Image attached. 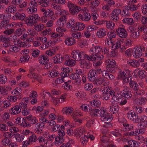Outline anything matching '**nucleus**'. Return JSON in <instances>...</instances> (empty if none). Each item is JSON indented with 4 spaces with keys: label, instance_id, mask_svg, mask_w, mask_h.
<instances>
[{
    "label": "nucleus",
    "instance_id": "f257e3e1",
    "mask_svg": "<svg viewBox=\"0 0 147 147\" xmlns=\"http://www.w3.org/2000/svg\"><path fill=\"white\" fill-rule=\"evenodd\" d=\"M100 109V110L95 108L91 110L89 109V111L90 115L92 117L100 116L101 120L103 121H111L113 118L111 115L106 112L104 110V108H101Z\"/></svg>",
    "mask_w": 147,
    "mask_h": 147
},
{
    "label": "nucleus",
    "instance_id": "f03ea898",
    "mask_svg": "<svg viewBox=\"0 0 147 147\" xmlns=\"http://www.w3.org/2000/svg\"><path fill=\"white\" fill-rule=\"evenodd\" d=\"M105 64L108 67L107 70L111 73H113L116 71L117 67L116 66L115 61L112 59H108L105 61Z\"/></svg>",
    "mask_w": 147,
    "mask_h": 147
},
{
    "label": "nucleus",
    "instance_id": "7ed1b4c3",
    "mask_svg": "<svg viewBox=\"0 0 147 147\" xmlns=\"http://www.w3.org/2000/svg\"><path fill=\"white\" fill-rule=\"evenodd\" d=\"M66 5L69 8L70 12L72 14H77L81 10V8L80 7L74 4L71 1H68L66 3Z\"/></svg>",
    "mask_w": 147,
    "mask_h": 147
},
{
    "label": "nucleus",
    "instance_id": "20e7f679",
    "mask_svg": "<svg viewBox=\"0 0 147 147\" xmlns=\"http://www.w3.org/2000/svg\"><path fill=\"white\" fill-rule=\"evenodd\" d=\"M84 54L82 51L74 50L71 53V57L75 60L80 61L84 59Z\"/></svg>",
    "mask_w": 147,
    "mask_h": 147
},
{
    "label": "nucleus",
    "instance_id": "39448f33",
    "mask_svg": "<svg viewBox=\"0 0 147 147\" xmlns=\"http://www.w3.org/2000/svg\"><path fill=\"white\" fill-rule=\"evenodd\" d=\"M40 18L37 14L32 15V16H29L26 20V24L28 26H32L34 24L36 23Z\"/></svg>",
    "mask_w": 147,
    "mask_h": 147
},
{
    "label": "nucleus",
    "instance_id": "423d86ee",
    "mask_svg": "<svg viewBox=\"0 0 147 147\" xmlns=\"http://www.w3.org/2000/svg\"><path fill=\"white\" fill-rule=\"evenodd\" d=\"M29 5V7L27 9V11L28 13H32L37 11V4L35 0H31Z\"/></svg>",
    "mask_w": 147,
    "mask_h": 147
},
{
    "label": "nucleus",
    "instance_id": "0eeeda50",
    "mask_svg": "<svg viewBox=\"0 0 147 147\" xmlns=\"http://www.w3.org/2000/svg\"><path fill=\"white\" fill-rule=\"evenodd\" d=\"M102 50V48L100 46H95L94 44H92L90 47L89 52L92 55H94L96 56L97 55H102L101 54H98Z\"/></svg>",
    "mask_w": 147,
    "mask_h": 147
},
{
    "label": "nucleus",
    "instance_id": "6e6552de",
    "mask_svg": "<svg viewBox=\"0 0 147 147\" xmlns=\"http://www.w3.org/2000/svg\"><path fill=\"white\" fill-rule=\"evenodd\" d=\"M127 117L129 119L132 121L134 123H138L140 121V116L136 115L134 112L132 111L128 112Z\"/></svg>",
    "mask_w": 147,
    "mask_h": 147
},
{
    "label": "nucleus",
    "instance_id": "1a4fd4ad",
    "mask_svg": "<svg viewBox=\"0 0 147 147\" xmlns=\"http://www.w3.org/2000/svg\"><path fill=\"white\" fill-rule=\"evenodd\" d=\"M118 35L122 38H125L127 37V33L125 30L124 25H120L117 30Z\"/></svg>",
    "mask_w": 147,
    "mask_h": 147
},
{
    "label": "nucleus",
    "instance_id": "9d476101",
    "mask_svg": "<svg viewBox=\"0 0 147 147\" xmlns=\"http://www.w3.org/2000/svg\"><path fill=\"white\" fill-rule=\"evenodd\" d=\"M142 46L141 47H137L134 48L132 50V55L135 58L140 57L142 54Z\"/></svg>",
    "mask_w": 147,
    "mask_h": 147
},
{
    "label": "nucleus",
    "instance_id": "9b49d317",
    "mask_svg": "<svg viewBox=\"0 0 147 147\" xmlns=\"http://www.w3.org/2000/svg\"><path fill=\"white\" fill-rule=\"evenodd\" d=\"M93 82L95 85L97 86L101 85L103 86H106L108 85L109 84L108 80L102 78H100L96 80H95Z\"/></svg>",
    "mask_w": 147,
    "mask_h": 147
},
{
    "label": "nucleus",
    "instance_id": "f8f14e48",
    "mask_svg": "<svg viewBox=\"0 0 147 147\" xmlns=\"http://www.w3.org/2000/svg\"><path fill=\"white\" fill-rule=\"evenodd\" d=\"M84 58L90 61H94L96 60H100L103 58V55H96V56L94 55H88L85 53L84 54Z\"/></svg>",
    "mask_w": 147,
    "mask_h": 147
},
{
    "label": "nucleus",
    "instance_id": "ddd939ff",
    "mask_svg": "<svg viewBox=\"0 0 147 147\" xmlns=\"http://www.w3.org/2000/svg\"><path fill=\"white\" fill-rule=\"evenodd\" d=\"M126 73V71L120 69L118 73V78L123 80V83H127L129 82L128 78L127 77Z\"/></svg>",
    "mask_w": 147,
    "mask_h": 147
},
{
    "label": "nucleus",
    "instance_id": "4468645a",
    "mask_svg": "<svg viewBox=\"0 0 147 147\" xmlns=\"http://www.w3.org/2000/svg\"><path fill=\"white\" fill-rule=\"evenodd\" d=\"M85 25L82 22H76L75 25L71 29V30L73 32L76 31L77 30H83L85 28Z\"/></svg>",
    "mask_w": 147,
    "mask_h": 147
},
{
    "label": "nucleus",
    "instance_id": "2eb2a0df",
    "mask_svg": "<svg viewBox=\"0 0 147 147\" xmlns=\"http://www.w3.org/2000/svg\"><path fill=\"white\" fill-rule=\"evenodd\" d=\"M140 121L138 124L141 127H147V117L145 115L140 116Z\"/></svg>",
    "mask_w": 147,
    "mask_h": 147
},
{
    "label": "nucleus",
    "instance_id": "dca6fc26",
    "mask_svg": "<svg viewBox=\"0 0 147 147\" xmlns=\"http://www.w3.org/2000/svg\"><path fill=\"white\" fill-rule=\"evenodd\" d=\"M121 13V10L119 9H114L112 12L111 17L112 19L115 21H117L119 19V17L118 16Z\"/></svg>",
    "mask_w": 147,
    "mask_h": 147
},
{
    "label": "nucleus",
    "instance_id": "f3484780",
    "mask_svg": "<svg viewBox=\"0 0 147 147\" xmlns=\"http://www.w3.org/2000/svg\"><path fill=\"white\" fill-rule=\"evenodd\" d=\"M78 18L80 20L87 21L90 20L91 16L90 13L86 12L82 14L80 13L78 16Z\"/></svg>",
    "mask_w": 147,
    "mask_h": 147
},
{
    "label": "nucleus",
    "instance_id": "a211bd4d",
    "mask_svg": "<svg viewBox=\"0 0 147 147\" xmlns=\"http://www.w3.org/2000/svg\"><path fill=\"white\" fill-rule=\"evenodd\" d=\"M62 71L61 73L60 76L62 77H66L69 75L68 74L71 72L72 69L71 68L66 67L65 68L62 67L61 68Z\"/></svg>",
    "mask_w": 147,
    "mask_h": 147
},
{
    "label": "nucleus",
    "instance_id": "6ab92c4d",
    "mask_svg": "<svg viewBox=\"0 0 147 147\" xmlns=\"http://www.w3.org/2000/svg\"><path fill=\"white\" fill-rule=\"evenodd\" d=\"M120 95L127 99L130 98L132 96L129 89L127 88H125L123 90V92L121 93Z\"/></svg>",
    "mask_w": 147,
    "mask_h": 147
},
{
    "label": "nucleus",
    "instance_id": "aec40b11",
    "mask_svg": "<svg viewBox=\"0 0 147 147\" xmlns=\"http://www.w3.org/2000/svg\"><path fill=\"white\" fill-rule=\"evenodd\" d=\"M126 98L121 96L119 94L118 96H117L115 102L119 103L121 105H124L127 102V99Z\"/></svg>",
    "mask_w": 147,
    "mask_h": 147
},
{
    "label": "nucleus",
    "instance_id": "412c9836",
    "mask_svg": "<svg viewBox=\"0 0 147 147\" xmlns=\"http://www.w3.org/2000/svg\"><path fill=\"white\" fill-rule=\"evenodd\" d=\"M96 76V71L94 70H91L89 71L88 74V79L91 82L95 80Z\"/></svg>",
    "mask_w": 147,
    "mask_h": 147
},
{
    "label": "nucleus",
    "instance_id": "4be33fe9",
    "mask_svg": "<svg viewBox=\"0 0 147 147\" xmlns=\"http://www.w3.org/2000/svg\"><path fill=\"white\" fill-rule=\"evenodd\" d=\"M67 20L66 16H62L57 21L56 25L57 26L63 27Z\"/></svg>",
    "mask_w": 147,
    "mask_h": 147
},
{
    "label": "nucleus",
    "instance_id": "5701e85b",
    "mask_svg": "<svg viewBox=\"0 0 147 147\" xmlns=\"http://www.w3.org/2000/svg\"><path fill=\"white\" fill-rule=\"evenodd\" d=\"M107 34V30L103 28L98 29L96 34V36L98 38H101L105 36Z\"/></svg>",
    "mask_w": 147,
    "mask_h": 147
},
{
    "label": "nucleus",
    "instance_id": "b1692460",
    "mask_svg": "<svg viewBox=\"0 0 147 147\" xmlns=\"http://www.w3.org/2000/svg\"><path fill=\"white\" fill-rule=\"evenodd\" d=\"M81 61L80 63V67L84 69H88L90 68L91 64L90 63L83 60Z\"/></svg>",
    "mask_w": 147,
    "mask_h": 147
},
{
    "label": "nucleus",
    "instance_id": "393cba45",
    "mask_svg": "<svg viewBox=\"0 0 147 147\" xmlns=\"http://www.w3.org/2000/svg\"><path fill=\"white\" fill-rule=\"evenodd\" d=\"M122 39H118L114 43H112V48L113 49H117L121 47V46H123Z\"/></svg>",
    "mask_w": 147,
    "mask_h": 147
},
{
    "label": "nucleus",
    "instance_id": "a878e982",
    "mask_svg": "<svg viewBox=\"0 0 147 147\" xmlns=\"http://www.w3.org/2000/svg\"><path fill=\"white\" fill-rule=\"evenodd\" d=\"M127 64L129 65H131L135 67H139L140 64L139 62L134 59H130L127 61Z\"/></svg>",
    "mask_w": 147,
    "mask_h": 147
},
{
    "label": "nucleus",
    "instance_id": "bb28decb",
    "mask_svg": "<svg viewBox=\"0 0 147 147\" xmlns=\"http://www.w3.org/2000/svg\"><path fill=\"white\" fill-rule=\"evenodd\" d=\"M70 78L71 79L75 80L77 84L79 85L80 82V76L76 73H72L70 76Z\"/></svg>",
    "mask_w": 147,
    "mask_h": 147
},
{
    "label": "nucleus",
    "instance_id": "cd10ccee",
    "mask_svg": "<svg viewBox=\"0 0 147 147\" xmlns=\"http://www.w3.org/2000/svg\"><path fill=\"white\" fill-rule=\"evenodd\" d=\"M134 73L135 74H137L139 78L142 79L144 78L146 74V72L144 70H140L139 69H136Z\"/></svg>",
    "mask_w": 147,
    "mask_h": 147
},
{
    "label": "nucleus",
    "instance_id": "c85d7f7f",
    "mask_svg": "<svg viewBox=\"0 0 147 147\" xmlns=\"http://www.w3.org/2000/svg\"><path fill=\"white\" fill-rule=\"evenodd\" d=\"M11 115H16L19 114L21 112V109L18 105H16L11 109Z\"/></svg>",
    "mask_w": 147,
    "mask_h": 147
},
{
    "label": "nucleus",
    "instance_id": "c756f323",
    "mask_svg": "<svg viewBox=\"0 0 147 147\" xmlns=\"http://www.w3.org/2000/svg\"><path fill=\"white\" fill-rule=\"evenodd\" d=\"M102 74L103 77L107 79L111 80H114L115 77L112 74L108 72L107 71H104L102 72Z\"/></svg>",
    "mask_w": 147,
    "mask_h": 147
},
{
    "label": "nucleus",
    "instance_id": "7c9ffc66",
    "mask_svg": "<svg viewBox=\"0 0 147 147\" xmlns=\"http://www.w3.org/2000/svg\"><path fill=\"white\" fill-rule=\"evenodd\" d=\"M64 139L60 138L58 136L55 137L54 141V145L56 146H58L62 144L64 142Z\"/></svg>",
    "mask_w": 147,
    "mask_h": 147
},
{
    "label": "nucleus",
    "instance_id": "2f4dec72",
    "mask_svg": "<svg viewBox=\"0 0 147 147\" xmlns=\"http://www.w3.org/2000/svg\"><path fill=\"white\" fill-rule=\"evenodd\" d=\"M39 59L40 63L43 65L46 64L49 60L48 56L46 55L40 56Z\"/></svg>",
    "mask_w": 147,
    "mask_h": 147
},
{
    "label": "nucleus",
    "instance_id": "473e14b6",
    "mask_svg": "<svg viewBox=\"0 0 147 147\" xmlns=\"http://www.w3.org/2000/svg\"><path fill=\"white\" fill-rule=\"evenodd\" d=\"M20 50V48L15 45H10L9 48V53H16L19 51Z\"/></svg>",
    "mask_w": 147,
    "mask_h": 147
},
{
    "label": "nucleus",
    "instance_id": "72a5a7b5",
    "mask_svg": "<svg viewBox=\"0 0 147 147\" xmlns=\"http://www.w3.org/2000/svg\"><path fill=\"white\" fill-rule=\"evenodd\" d=\"M123 127L122 130L124 131H129L130 130H132L133 129V126L132 124L123 123Z\"/></svg>",
    "mask_w": 147,
    "mask_h": 147
},
{
    "label": "nucleus",
    "instance_id": "f704fd0d",
    "mask_svg": "<svg viewBox=\"0 0 147 147\" xmlns=\"http://www.w3.org/2000/svg\"><path fill=\"white\" fill-rule=\"evenodd\" d=\"M109 94L111 96L112 98L111 100V102L112 104H114L116 102V99L117 98V96L114 91L113 90H111L109 91Z\"/></svg>",
    "mask_w": 147,
    "mask_h": 147
},
{
    "label": "nucleus",
    "instance_id": "c9c22d12",
    "mask_svg": "<svg viewBox=\"0 0 147 147\" xmlns=\"http://www.w3.org/2000/svg\"><path fill=\"white\" fill-rule=\"evenodd\" d=\"M44 45H42L40 47V49H45L47 48H50L52 47V42L51 40L45 42Z\"/></svg>",
    "mask_w": 147,
    "mask_h": 147
},
{
    "label": "nucleus",
    "instance_id": "e433bc0d",
    "mask_svg": "<svg viewBox=\"0 0 147 147\" xmlns=\"http://www.w3.org/2000/svg\"><path fill=\"white\" fill-rule=\"evenodd\" d=\"M128 145L131 147H138L140 145V143L134 140H131L127 142Z\"/></svg>",
    "mask_w": 147,
    "mask_h": 147
},
{
    "label": "nucleus",
    "instance_id": "4c0bfd02",
    "mask_svg": "<svg viewBox=\"0 0 147 147\" xmlns=\"http://www.w3.org/2000/svg\"><path fill=\"white\" fill-rule=\"evenodd\" d=\"M65 44L68 46H71L76 43L75 40L72 37H69L66 38L65 41Z\"/></svg>",
    "mask_w": 147,
    "mask_h": 147
},
{
    "label": "nucleus",
    "instance_id": "58836bf2",
    "mask_svg": "<svg viewBox=\"0 0 147 147\" xmlns=\"http://www.w3.org/2000/svg\"><path fill=\"white\" fill-rule=\"evenodd\" d=\"M44 76L47 75L49 77H50L52 78H54L57 77L58 75V73L55 70H52L50 71L47 74H43Z\"/></svg>",
    "mask_w": 147,
    "mask_h": 147
},
{
    "label": "nucleus",
    "instance_id": "ea45409f",
    "mask_svg": "<svg viewBox=\"0 0 147 147\" xmlns=\"http://www.w3.org/2000/svg\"><path fill=\"white\" fill-rule=\"evenodd\" d=\"M11 88L9 86H7L5 88L2 86H0V94L3 95H7L8 93V90H10Z\"/></svg>",
    "mask_w": 147,
    "mask_h": 147
},
{
    "label": "nucleus",
    "instance_id": "a19ab883",
    "mask_svg": "<svg viewBox=\"0 0 147 147\" xmlns=\"http://www.w3.org/2000/svg\"><path fill=\"white\" fill-rule=\"evenodd\" d=\"M13 37V39L15 40V44H17L19 47H25L27 46L26 44L24 42L19 40L18 39H17V36L16 35H14Z\"/></svg>",
    "mask_w": 147,
    "mask_h": 147
},
{
    "label": "nucleus",
    "instance_id": "79ce46f5",
    "mask_svg": "<svg viewBox=\"0 0 147 147\" xmlns=\"http://www.w3.org/2000/svg\"><path fill=\"white\" fill-rule=\"evenodd\" d=\"M13 136L16 142H22L24 138V136L23 135L19 133L14 134Z\"/></svg>",
    "mask_w": 147,
    "mask_h": 147
},
{
    "label": "nucleus",
    "instance_id": "37998d69",
    "mask_svg": "<svg viewBox=\"0 0 147 147\" xmlns=\"http://www.w3.org/2000/svg\"><path fill=\"white\" fill-rule=\"evenodd\" d=\"M119 110V107L118 105H112L110 106L109 111L113 114L117 113Z\"/></svg>",
    "mask_w": 147,
    "mask_h": 147
},
{
    "label": "nucleus",
    "instance_id": "c03bdc74",
    "mask_svg": "<svg viewBox=\"0 0 147 147\" xmlns=\"http://www.w3.org/2000/svg\"><path fill=\"white\" fill-rule=\"evenodd\" d=\"M54 13L53 11L50 9L47 10V12L45 16L51 17V19L52 20H55L56 18L54 15Z\"/></svg>",
    "mask_w": 147,
    "mask_h": 147
},
{
    "label": "nucleus",
    "instance_id": "a18cd8bd",
    "mask_svg": "<svg viewBox=\"0 0 147 147\" xmlns=\"http://www.w3.org/2000/svg\"><path fill=\"white\" fill-rule=\"evenodd\" d=\"M30 123L34 124L38 122V120L36 117L32 115H29L26 117Z\"/></svg>",
    "mask_w": 147,
    "mask_h": 147
},
{
    "label": "nucleus",
    "instance_id": "49530a36",
    "mask_svg": "<svg viewBox=\"0 0 147 147\" xmlns=\"http://www.w3.org/2000/svg\"><path fill=\"white\" fill-rule=\"evenodd\" d=\"M103 23H104L106 24L107 28L109 29L112 30L113 29L115 25V24L112 22L103 21Z\"/></svg>",
    "mask_w": 147,
    "mask_h": 147
},
{
    "label": "nucleus",
    "instance_id": "de8ad7c7",
    "mask_svg": "<svg viewBox=\"0 0 147 147\" xmlns=\"http://www.w3.org/2000/svg\"><path fill=\"white\" fill-rule=\"evenodd\" d=\"M9 114L7 112L4 113L0 118V122H3L5 120L8 119L10 117Z\"/></svg>",
    "mask_w": 147,
    "mask_h": 147
},
{
    "label": "nucleus",
    "instance_id": "09e8293b",
    "mask_svg": "<svg viewBox=\"0 0 147 147\" xmlns=\"http://www.w3.org/2000/svg\"><path fill=\"white\" fill-rule=\"evenodd\" d=\"M139 88L138 87L135 88V89L134 90L133 92L135 95H140L142 96L144 94V91L142 90L139 89Z\"/></svg>",
    "mask_w": 147,
    "mask_h": 147
},
{
    "label": "nucleus",
    "instance_id": "8fccbe9b",
    "mask_svg": "<svg viewBox=\"0 0 147 147\" xmlns=\"http://www.w3.org/2000/svg\"><path fill=\"white\" fill-rule=\"evenodd\" d=\"M22 92V89L20 87H17L13 90L11 93L12 94L15 96L20 95Z\"/></svg>",
    "mask_w": 147,
    "mask_h": 147
},
{
    "label": "nucleus",
    "instance_id": "3c124183",
    "mask_svg": "<svg viewBox=\"0 0 147 147\" xmlns=\"http://www.w3.org/2000/svg\"><path fill=\"white\" fill-rule=\"evenodd\" d=\"M76 61L71 59H69L66 60L65 62V65L69 66L72 67L74 66L76 64Z\"/></svg>",
    "mask_w": 147,
    "mask_h": 147
},
{
    "label": "nucleus",
    "instance_id": "603ef678",
    "mask_svg": "<svg viewBox=\"0 0 147 147\" xmlns=\"http://www.w3.org/2000/svg\"><path fill=\"white\" fill-rule=\"evenodd\" d=\"M64 114L67 115L71 114L73 111V108L71 107H67L64 108L63 110Z\"/></svg>",
    "mask_w": 147,
    "mask_h": 147
},
{
    "label": "nucleus",
    "instance_id": "864d4df0",
    "mask_svg": "<svg viewBox=\"0 0 147 147\" xmlns=\"http://www.w3.org/2000/svg\"><path fill=\"white\" fill-rule=\"evenodd\" d=\"M86 134L85 133L84 129L83 128L78 129L76 131L75 135L77 136L81 137L82 136L84 135V134Z\"/></svg>",
    "mask_w": 147,
    "mask_h": 147
},
{
    "label": "nucleus",
    "instance_id": "5fc2aeb1",
    "mask_svg": "<svg viewBox=\"0 0 147 147\" xmlns=\"http://www.w3.org/2000/svg\"><path fill=\"white\" fill-rule=\"evenodd\" d=\"M38 2L39 5L41 6L45 7H48L49 3L48 1L45 0H39Z\"/></svg>",
    "mask_w": 147,
    "mask_h": 147
},
{
    "label": "nucleus",
    "instance_id": "6e6d98bb",
    "mask_svg": "<svg viewBox=\"0 0 147 147\" xmlns=\"http://www.w3.org/2000/svg\"><path fill=\"white\" fill-rule=\"evenodd\" d=\"M15 17L16 18V19L18 20H23L26 17V15L24 13H16Z\"/></svg>",
    "mask_w": 147,
    "mask_h": 147
},
{
    "label": "nucleus",
    "instance_id": "4d7b16f0",
    "mask_svg": "<svg viewBox=\"0 0 147 147\" xmlns=\"http://www.w3.org/2000/svg\"><path fill=\"white\" fill-rule=\"evenodd\" d=\"M37 140L43 146H44L45 143L46 142L47 140L44 137L41 136L38 137Z\"/></svg>",
    "mask_w": 147,
    "mask_h": 147
},
{
    "label": "nucleus",
    "instance_id": "13d9d810",
    "mask_svg": "<svg viewBox=\"0 0 147 147\" xmlns=\"http://www.w3.org/2000/svg\"><path fill=\"white\" fill-rule=\"evenodd\" d=\"M16 120V123L23 126L24 123V122L25 121V120L23 118L21 117H19L17 118Z\"/></svg>",
    "mask_w": 147,
    "mask_h": 147
},
{
    "label": "nucleus",
    "instance_id": "bf43d9fd",
    "mask_svg": "<svg viewBox=\"0 0 147 147\" xmlns=\"http://www.w3.org/2000/svg\"><path fill=\"white\" fill-rule=\"evenodd\" d=\"M86 134H84L81 137L80 140L81 143L84 145L88 141V136L86 135Z\"/></svg>",
    "mask_w": 147,
    "mask_h": 147
},
{
    "label": "nucleus",
    "instance_id": "052dcab7",
    "mask_svg": "<svg viewBox=\"0 0 147 147\" xmlns=\"http://www.w3.org/2000/svg\"><path fill=\"white\" fill-rule=\"evenodd\" d=\"M10 141L9 139L4 138L2 140V144L4 146H7L10 144Z\"/></svg>",
    "mask_w": 147,
    "mask_h": 147
},
{
    "label": "nucleus",
    "instance_id": "680f3d73",
    "mask_svg": "<svg viewBox=\"0 0 147 147\" xmlns=\"http://www.w3.org/2000/svg\"><path fill=\"white\" fill-rule=\"evenodd\" d=\"M71 82L70 81H68L67 82L65 81L64 84L62 86L63 88L67 90H70L71 87V85L69 84Z\"/></svg>",
    "mask_w": 147,
    "mask_h": 147
},
{
    "label": "nucleus",
    "instance_id": "e2e57ef3",
    "mask_svg": "<svg viewBox=\"0 0 147 147\" xmlns=\"http://www.w3.org/2000/svg\"><path fill=\"white\" fill-rule=\"evenodd\" d=\"M142 16L141 13L138 12H136L133 13L132 16L136 21L139 20Z\"/></svg>",
    "mask_w": 147,
    "mask_h": 147
},
{
    "label": "nucleus",
    "instance_id": "0e129e2a",
    "mask_svg": "<svg viewBox=\"0 0 147 147\" xmlns=\"http://www.w3.org/2000/svg\"><path fill=\"white\" fill-rule=\"evenodd\" d=\"M7 78L4 75H0V84H4L7 81Z\"/></svg>",
    "mask_w": 147,
    "mask_h": 147
},
{
    "label": "nucleus",
    "instance_id": "69168bd1",
    "mask_svg": "<svg viewBox=\"0 0 147 147\" xmlns=\"http://www.w3.org/2000/svg\"><path fill=\"white\" fill-rule=\"evenodd\" d=\"M75 22L74 20L73 19H71L69 21L67 26L68 28H72L75 25Z\"/></svg>",
    "mask_w": 147,
    "mask_h": 147
},
{
    "label": "nucleus",
    "instance_id": "338daca9",
    "mask_svg": "<svg viewBox=\"0 0 147 147\" xmlns=\"http://www.w3.org/2000/svg\"><path fill=\"white\" fill-rule=\"evenodd\" d=\"M146 100L147 99L145 97H141L138 99L137 101L140 105H144L145 104Z\"/></svg>",
    "mask_w": 147,
    "mask_h": 147
},
{
    "label": "nucleus",
    "instance_id": "774afa93",
    "mask_svg": "<svg viewBox=\"0 0 147 147\" xmlns=\"http://www.w3.org/2000/svg\"><path fill=\"white\" fill-rule=\"evenodd\" d=\"M30 58L29 56L28 55H25L21 56L20 59V61L21 63L27 62Z\"/></svg>",
    "mask_w": 147,
    "mask_h": 147
}]
</instances>
